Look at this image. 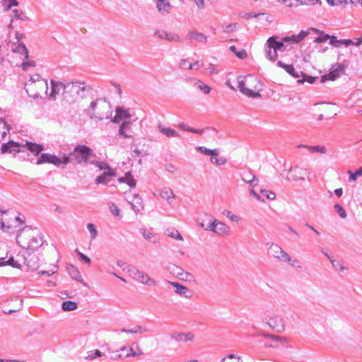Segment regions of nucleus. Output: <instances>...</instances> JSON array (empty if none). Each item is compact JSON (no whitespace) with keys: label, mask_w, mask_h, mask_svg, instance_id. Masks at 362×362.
Listing matches in <instances>:
<instances>
[{"label":"nucleus","mask_w":362,"mask_h":362,"mask_svg":"<svg viewBox=\"0 0 362 362\" xmlns=\"http://www.w3.org/2000/svg\"><path fill=\"white\" fill-rule=\"evenodd\" d=\"M91 90V87L84 81H66L65 91L62 92L63 100L69 104H73L86 98Z\"/></svg>","instance_id":"nucleus-1"},{"label":"nucleus","mask_w":362,"mask_h":362,"mask_svg":"<svg viewBox=\"0 0 362 362\" xmlns=\"http://www.w3.org/2000/svg\"><path fill=\"white\" fill-rule=\"evenodd\" d=\"M72 155L78 164L94 165L100 170L107 167V163L99 161L93 149L86 145L76 146Z\"/></svg>","instance_id":"nucleus-2"},{"label":"nucleus","mask_w":362,"mask_h":362,"mask_svg":"<svg viewBox=\"0 0 362 362\" xmlns=\"http://www.w3.org/2000/svg\"><path fill=\"white\" fill-rule=\"evenodd\" d=\"M25 89L30 97L37 99L40 97L41 92L47 91V81L40 80L38 81V83L26 82Z\"/></svg>","instance_id":"nucleus-3"},{"label":"nucleus","mask_w":362,"mask_h":362,"mask_svg":"<svg viewBox=\"0 0 362 362\" xmlns=\"http://www.w3.org/2000/svg\"><path fill=\"white\" fill-rule=\"evenodd\" d=\"M37 233L36 228H32L30 226H25L23 228L18 230V233L16 235V242L18 245L23 248L29 247L28 242L32 239L31 236Z\"/></svg>","instance_id":"nucleus-4"},{"label":"nucleus","mask_w":362,"mask_h":362,"mask_svg":"<svg viewBox=\"0 0 362 362\" xmlns=\"http://www.w3.org/2000/svg\"><path fill=\"white\" fill-rule=\"evenodd\" d=\"M264 322L267 323L269 327L281 333L285 330V322L284 319L278 315H274V316H266L264 318Z\"/></svg>","instance_id":"nucleus-5"},{"label":"nucleus","mask_w":362,"mask_h":362,"mask_svg":"<svg viewBox=\"0 0 362 362\" xmlns=\"http://www.w3.org/2000/svg\"><path fill=\"white\" fill-rule=\"evenodd\" d=\"M249 78H252V76H240L239 77H238V88H239L240 91L250 98H260L261 94L259 92H255L251 89L246 88L245 83H246L247 79Z\"/></svg>","instance_id":"nucleus-6"},{"label":"nucleus","mask_w":362,"mask_h":362,"mask_svg":"<svg viewBox=\"0 0 362 362\" xmlns=\"http://www.w3.org/2000/svg\"><path fill=\"white\" fill-rule=\"evenodd\" d=\"M34 251H28L24 255L25 264L28 268L32 270H35L39 268L41 262V259L38 255L33 252Z\"/></svg>","instance_id":"nucleus-7"},{"label":"nucleus","mask_w":362,"mask_h":362,"mask_svg":"<svg viewBox=\"0 0 362 362\" xmlns=\"http://www.w3.org/2000/svg\"><path fill=\"white\" fill-rule=\"evenodd\" d=\"M165 269L173 274L180 279L181 280H188V277H192V275L188 272H184V269L174 264H169L166 266Z\"/></svg>","instance_id":"nucleus-8"},{"label":"nucleus","mask_w":362,"mask_h":362,"mask_svg":"<svg viewBox=\"0 0 362 362\" xmlns=\"http://www.w3.org/2000/svg\"><path fill=\"white\" fill-rule=\"evenodd\" d=\"M269 250L272 252V255L283 262H290L291 259L290 255L281 249L280 246L276 244H272Z\"/></svg>","instance_id":"nucleus-9"},{"label":"nucleus","mask_w":362,"mask_h":362,"mask_svg":"<svg viewBox=\"0 0 362 362\" xmlns=\"http://www.w3.org/2000/svg\"><path fill=\"white\" fill-rule=\"evenodd\" d=\"M344 71V66L341 64H337L333 66L331 71L328 75H324L321 77L320 82L325 83L327 80L334 81Z\"/></svg>","instance_id":"nucleus-10"},{"label":"nucleus","mask_w":362,"mask_h":362,"mask_svg":"<svg viewBox=\"0 0 362 362\" xmlns=\"http://www.w3.org/2000/svg\"><path fill=\"white\" fill-rule=\"evenodd\" d=\"M43 163H51L55 166H59V158L56 155L50 154L49 153H41L37 160L36 161V164L41 165Z\"/></svg>","instance_id":"nucleus-11"},{"label":"nucleus","mask_w":362,"mask_h":362,"mask_svg":"<svg viewBox=\"0 0 362 362\" xmlns=\"http://www.w3.org/2000/svg\"><path fill=\"white\" fill-rule=\"evenodd\" d=\"M313 30L315 32H319V30L317 28H310L307 30H301L298 35H292L291 36H287L284 37V42H290L291 43H299L303 41L309 34L310 31Z\"/></svg>","instance_id":"nucleus-12"},{"label":"nucleus","mask_w":362,"mask_h":362,"mask_svg":"<svg viewBox=\"0 0 362 362\" xmlns=\"http://www.w3.org/2000/svg\"><path fill=\"white\" fill-rule=\"evenodd\" d=\"M23 146V144H20L18 142H15L13 141H10L7 143H4L2 144L1 147V153H20L22 151L21 148Z\"/></svg>","instance_id":"nucleus-13"},{"label":"nucleus","mask_w":362,"mask_h":362,"mask_svg":"<svg viewBox=\"0 0 362 362\" xmlns=\"http://www.w3.org/2000/svg\"><path fill=\"white\" fill-rule=\"evenodd\" d=\"M228 229V228L225 223L217 221L216 220L209 223L206 228H205V230H211L218 235L227 234Z\"/></svg>","instance_id":"nucleus-14"},{"label":"nucleus","mask_w":362,"mask_h":362,"mask_svg":"<svg viewBox=\"0 0 362 362\" xmlns=\"http://www.w3.org/2000/svg\"><path fill=\"white\" fill-rule=\"evenodd\" d=\"M103 170H107V171L103 173L100 175L98 176L95 179V183L97 185L103 184L107 185L111 179L115 176V172L112 170L109 165L107 164V167L103 168Z\"/></svg>","instance_id":"nucleus-15"},{"label":"nucleus","mask_w":362,"mask_h":362,"mask_svg":"<svg viewBox=\"0 0 362 362\" xmlns=\"http://www.w3.org/2000/svg\"><path fill=\"white\" fill-rule=\"evenodd\" d=\"M208 37L202 33L197 30H190L186 35V40L189 42L195 41L199 43H206Z\"/></svg>","instance_id":"nucleus-16"},{"label":"nucleus","mask_w":362,"mask_h":362,"mask_svg":"<svg viewBox=\"0 0 362 362\" xmlns=\"http://www.w3.org/2000/svg\"><path fill=\"white\" fill-rule=\"evenodd\" d=\"M259 336L269 339V341L264 343L265 347L277 348L279 343L284 341L283 337L271 334L262 333L259 334Z\"/></svg>","instance_id":"nucleus-17"},{"label":"nucleus","mask_w":362,"mask_h":362,"mask_svg":"<svg viewBox=\"0 0 362 362\" xmlns=\"http://www.w3.org/2000/svg\"><path fill=\"white\" fill-rule=\"evenodd\" d=\"M32 239L29 240V247H26L28 251H35L43 245V240L40 233L37 230V233L31 236Z\"/></svg>","instance_id":"nucleus-18"},{"label":"nucleus","mask_w":362,"mask_h":362,"mask_svg":"<svg viewBox=\"0 0 362 362\" xmlns=\"http://www.w3.org/2000/svg\"><path fill=\"white\" fill-rule=\"evenodd\" d=\"M66 81L64 82L62 81H56L54 80L51 81V89L52 92L50 94V97L53 98L55 100L56 95L59 94L61 90L65 91Z\"/></svg>","instance_id":"nucleus-19"},{"label":"nucleus","mask_w":362,"mask_h":362,"mask_svg":"<svg viewBox=\"0 0 362 362\" xmlns=\"http://www.w3.org/2000/svg\"><path fill=\"white\" fill-rule=\"evenodd\" d=\"M156 3L158 11L161 15L165 16L171 12L173 6L168 0H156Z\"/></svg>","instance_id":"nucleus-20"},{"label":"nucleus","mask_w":362,"mask_h":362,"mask_svg":"<svg viewBox=\"0 0 362 362\" xmlns=\"http://www.w3.org/2000/svg\"><path fill=\"white\" fill-rule=\"evenodd\" d=\"M116 115L112 119L114 123H119L122 119H128L131 117L129 111L122 107H117L115 109Z\"/></svg>","instance_id":"nucleus-21"},{"label":"nucleus","mask_w":362,"mask_h":362,"mask_svg":"<svg viewBox=\"0 0 362 362\" xmlns=\"http://www.w3.org/2000/svg\"><path fill=\"white\" fill-rule=\"evenodd\" d=\"M277 66L283 68L288 74L291 75L293 77L296 78L301 77V76L303 74V71H296L293 65L286 64L281 61H279L277 62Z\"/></svg>","instance_id":"nucleus-22"},{"label":"nucleus","mask_w":362,"mask_h":362,"mask_svg":"<svg viewBox=\"0 0 362 362\" xmlns=\"http://www.w3.org/2000/svg\"><path fill=\"white\" fill-rule=\"evenodd\" d=\"M170 285H172L173 287L176 288V290L175 292L177 294H179L180 296H183L185 298H189L192 297V293L189 291V288L186 287L185 286H183L178 282H168Z\"/></svg>","instance_id":"nucleus-23"},{"label":"nucleus","mask_w":362,"mask_h":362,"mask_svg":"<svg viewBox=\"0 0 362 362\" xmlns=\"http://www.w3.org/2000/svg\"><path fill=\"white\" fill-rule=\"evenodd\" d=\"M23 148H26L29 151L33 153L35 156H38L44 150V146L42 144H38L30 141H26L24 144H23Z\"/></svg>","instance_id":"nucleus-24"},{"label":"nucleus","mask_w":362,"mask_h":362,"mask_svg":"<svg viewBox=\"0 0 362 362\" xmlns=\"http://www.w3.org/2000/svg\"><path fill=\"white\" fill-rule=\"evenodd\" d=\"M290 172H293L294 174L292 175V179L294 181L300 180H304L305 175L308 170L307 169L298 168V167L292 168L290 169Z\"/></svg>","instance_id":"nucleus-25"},{"label":"nucleus","mask_w":362,"mask_h":362,"mask_svg":"<svg viewBox=\"0 0 362 362\" xmlns=\"http://www.w3.org/2000/svg\"><path fill=\"white\" fill-rule=\"evenodd\" d=\"M278 37L272 36L269 37V39L267 41V45L269 46V47H272L273 49H275L276 52L277 50L281 49L284 47V43L285 42L284 41V38L282 39V41L277 40Z\"/></svg>","instance_id":"nucleus-26"},{"label":"nucleus","mask_w":362,"mask_h":362,"mask_svg":"<svg viewBox=\"0 0 362 362\" xmlns=\"http://www.w3.org/2000/svg\"><path fill=\"white\" fill-rule=\"evenodd\" d=\"M171 338L176 341H188L193 339V335L191 333L184 332H175L171 334Z\"/></svg>","instance_id":"nucleus-27"},{"label":"nucleus","mask_w":362,"mask_h":362,"mask_svg":"<svg viewBox=\"0 0 362 362\" xmlns=\"http://www.w3.org/2000/svg\"><path fill=\"white\" fill-rule=\"evenodd\" d=\"M158 129L160 133L165 134L168 137L180 136L179 134L175 129L169 127H165L160 124L158 125Z\"/></svg>","instance_id":"nucleus-28"},{"label":"nucleus","mask_w":362,"mask_h":362,"mask_svg":"<svg viewBox=\"0 0 362 362\" xmlns=\"http://www.w3.org/2000/svg\"><path fill=\"white\" fill-rule=\"evenodd\" d=\"M158 37L160 39H165L168 41L172 42L180 41V37L177 34L173 33L162 32L161 33L158 34Z\"/></svg>","instance_id":"nucleus-29"},{"label":"nucleus","mask_w":362,"mask_h":362,"mask_svg":"<svg viewBox=\"0 0 362 362\" xmlns=\"http://www.w3.org/2000/svg\"><path fill=\"white\" fill-rule=\"evenodd\" d=\"M298 148H305L308 149L312 153H326L327 149L325 146H308L304 144H300L298 146Z\"/></svg>","instance_id":"nucleus-30"},{"label":"nucleus","mask_w":362,"mask_h":362,"mask_svg":"<svg viewBox=\"0 0 362 362\" xmlns=\"http://www.w3.org/2000/svg\"><path fill=\"white\" fill-rule=\"evenodd\" d=\"M137 281L147 286H154L157 285V283L154 279L150 278L146 274L144 273L143 272L139 275V278L138 279Z\"/></svg>","instance_id":"nucleus-31"},{"label":"nucleus","mask_w":362,"mask_h":362,"mask_svg":"<svg viewBox=\"0 0 362 362\" xmlns=\"http://www.w3.org/2000/svg\"><path fill=\"white\" fill-rule=\"evenodd\" d=\"M242 178L245 182L250 183L252 187H255L258 183V179L255 175L250 173H245L243 175Z\"/></svg>","instance_id":"nucleus-32"},{"label":"nucleus","mask_w":362,"mask_h":362,"mask_svg":"<svg viewBox=\"0 0 362 362\" xmlns=\"http://www.w3.org/2000/svg\"><path fill=\"white\" fill-rule=\"evenodd\" d=\"M264 51L265 56L269 60L274 62L278 56L277 52H276V50L273 49L272 47H269V46H268L267 44L265 45Z\"/></svg>","instance_id":"nucleus-33"},{"label":"nucleus","mask_w":362,"mask_h":362,"mask_svg":"<svg viewBox=\"0 0 362 362\" xmlns=\"http://www.w3.org/2000/svg\"><path fill=\"white\" fill-rule=\"evenodd\" d=\"M130 122H123L119 129V135L122 136L124 138H131L132 135L126 133V130H129L130 128Z\"/></svg>","instance_id":"nucleus-34"},{"label":"nucleus","mask_w":362,"mask_h":362,"mask_svg":"<svg viewBox=\"0 0 362 362\" xmlns=\"http://www.w3.org/2000/svg\"><path fill=\"white\" fill-rule=\"evenodd\" d=\"M3 260H0V267L5 265H10L13 268H20L21 265L18 261H16L13 257H10L8 260H5L4 257H0Z\"/></svg>","instance_id":"nucleus-35"},{"label":"nucleus","mask_w":362,"mask_h":362,"mask_svg":"<svg viewBox=\"0 0 362 362\" xmlns=\"http://www.w3.org/2000/svg\"><path fill=\"white\" fill-rule=\"evenodd\" d=\"M121 351L125 354V357H136L143 354L141 350H139V354H136V352L133 350L132 347L123 346L121 349Z\"/></svg>","instance_id":"nucleus-36"},{"label":"nucleus","mask_w":362,"mask_h":362,"mask_svg":"<svg viewBox=\"0 0 362 362\" xmlns=\"http://www.w3.org/2000/svg\"><path fill=\"white\" fill-rule=\"evenodd\" d=\"M78 305L74 301L66 300L62 303V309L64 311H73L77 309Z\"/></svg>","instance_id":"nucleus-37"},{"label":"nucleus","mask_w":362,"mask_h":362,"mask_svg":"<svg viewBox=\"0 0 362 362\" xmlns=\"http://www.w3.org/2000/svg\"><path fill=\"white\" fill-rule=\"evenodd\" d=\"M160 197L167 200L169 203L170 199H175V194L173 190L170 188H163L160 192Z\"/></svg>","instance_id":"nucleus-38"},{"label":"nucleus","mask_w":362,"mask_h":362,"mask_svg":"<svg viewBox=\"0 0 362 362\" xmlns=\"http://www.w3.org/2000/svg\"><path fill=\"white\" fill-rule=\"evenodd\" d=\"M69 272L73 279L81 283H83L79 271L75 267L71 266L70 269H69Z\"/></svg>","instance_id":"nucleus-39"},{"label":"nucleus","mask_w":362,"mask_h":362,"mask_svg":"<svg viewBox=\"0 0 362 362\" xmlns=\"http://www.w3.org/2000/svg\"><path fill=\"white\" fill-rule=\"evenodd\" d=\"M13 51L24 55V59L28 58V51L23 43L18 44V45L13 49Z\"/></svg>","instance_id":"nucleus-40"},{"label":"nucleus","mask_w":362,"mask_h":362,"mask_svg":"<svg viewBox=\"0 0 362 362\" xmlns=\"http://www.w3.org/2000/svg\"><path fill=\"white\" fill-rule=\"evenodd\" d=\"M148 329L143 328L142 327L139 325H136L134 328L129 329H120V332H127V333H132V334H137V333H142L144 332H147Z\"/></svg>","instance_id":"nucleus-41"},{"label":"nucleus","mask_w":362,"mask_h":362,"mask_svg":"<svg viewBox=\"0 0 362 362\" xmlns=\"http://www.w3.org/2000/svg\"><path fill=\"white\" fill-rule=\"evenodd\" d=\"M230 50L231 52H233V53L235 54V55L239 58V59H243L245 58H246L247 57V52L245 49H242L239 51L237 50L236 47L235 46H230Z\"/></svg>","instance_id":"nucleus-42"},{"label":"nucleus","mask_w":362,"mask_h":362,"mask_svg":"<svg viewBox=\"0 0 362 362\" xmlns=\"http://www.w3.org/2000/svg\"><path fill=\"white\" fill-rule=\"evenodd\" d=\"M194 85L205 94H208L211 91V88L204 84L202 81H197Z\"/></svg>","instance_id":"nucleus-43"},{"label":"nucleus","mask_w":362,"mask_h":362,"mask_svg":"<svg viewBox=\"0 0 362 362\" xmlns=\"http://www.w3.org/2000/svg\"><path fill=\"white\" fill-rule=\"evenodd\" d=\"M318 33H320V35L314 40V42L315 43L325 42L331 37V35L325 34L324 32H320L319 30Z\"/></svg>","instance_id":"nucleus-44"},{"label":"nucleus","mask_w":362,"mask_h":362,"mask_svg":"<svg viewBox=\"0 0 362 362\" xmlns=\"http://www.w3.org/2000/svg\"><path fill=\"white\" fill-rule=\"evenodd\" d=\"M104 354L98 349L92 350L88 352V356L86 357V359L93 360L98 357H101Z\"/></svg>","instance_id":"nucleus-45"},{"label":"nucleus","mask_w":362,"mask_h":362,"mask_svg":"<svg viewBox=\"0 0 362 362\" xmlns=\"http://www.w3.org/2000/svg\"><path fill=\"white\" fill-rule=\"evenodd\" d=\"M14 13V16L16 19L21 20V21H27L28 20V17L26 16L25 13H24L23 11L18 10V9H14L13 11Z\"/></svg>","instance_id":"nucleus-46"},{"label":"nucleus","mask_w":362,"mask_h":362,"mask_svg":"<svg viewBox=\"0 0 362 362\" xmlns=\"http://www.w3.org/2000/svg\"><path fill=\"white\" fill-rule=\"evenodd\" d=\"M302 78L301 79H298L297 81L298 83H304L305 81H307L309 83H313L315 80H316V77H313V76H309L306 74H304L301 76Z\"/></svg>","instance_id":"nucleus-47"},{"label":"nucleus","mask_w":362,"mask_h":362,"mask_svg":"<svg viewBox=\"0 0 362 362\" xmlns=\"http://www.w3.org/2000/svg\"><path fill=\"white\" fill-rule=\"evenodd\" d=\"M74 160V155H72V152L68 155H63L62 158H59L60 165L64 164L67 165L69 163H71Z\"/></svg>","instance_id":"nucleus-48"},{"label":"nucleus","mask_w":362,"mask_h":362,"mask_svg":"<svg viewBox=\"0 0 362 362\" xmlns=\"http://www.w3.org/2000/svg\"><path fill=\"white\" fill-rule=\"evenodd\" d=\"M220 362H240V358L234 354H229L228 356L223 358Z\"/></svg>","instance_id":"nucleus-49"},{"label":"nucleus","mask_w":362,"mask_h":362,"mask_svg":"<svg viewBox=\"0 0 362 362\" xmlns=\"http://www.w3.org/2000/svg\"><path fill=\"white\" fill-rule=\"evenodd\" d=\"M128 272H129L130 275L136 281L138 280V279L139 278V275L142 272L133 266L130 267V268L128 269Z\"/></svg>","instance_id":"nucleus-50"},{"label":"nucleus","mask_w":362,"mask_h":362,"mask_svg":"<svg viewBox=\"0 0 362 362\" xmlns=\"http://www.w3.org/2000/svg\"><path fill=\"white\" fill-rule=\"evenodd\" d=\"M87 228L90 232V237L92 239H95L98 235V230L93 223H89L87 224Z\"/></svg>","instance_id":"nucleus-51"},{"label":"nucleus","mask_w":362,"mask_h":362,"mask_svg":"<svg viewBox=\"0 0 362 362\" xmlns=\"http://www.w3.org/2000/svg\"><path fill=\"white\" fill-rule=\"evenodd\" d=\"M334 208L341 218H345L346 217L347 215L345 209L339 204H336Z\"/></svg>","instance_id":"nucleus-52"},{"label":"nucleus","mask_w":362,"mask_h":362,"mask_svg":"<svg viewBox=\"0 0 362 362\" xmlns=\"http://www.w3.org/2000/svg\"><path fill=\"white\" fill-rule=\"evenodd\" d=\"M168 235L169 236H170L171 238L177 239V240H183V238L180 235L179 231L177 230H176V229H174V228L172 229V230L170 232V230H168Z\"/></svg>","instance_id":"nucleus-53"},{"label":"nucleus","mask_w":362,"mask_h":362,"mask_svg":"<svg viewBox=\"0 0 362 362\" xmlns=\"http://www.w3.org/2000/svg\"><path fill=\"white\" fill-rule=\"evenodd\" d=\"M126 183L130 187H134L136 186V180L134 179L130 172L126 173Z\"/></svg>","instance_id":"nucleus-54"},{"label":"nucleus","mask_w":362,"mask_h":362,"mask_svg":"<svg viewBox=\"0 0 362 362\" xmlns=\"http://www.w3.org/2000/svg\"><path fill=\"white\" fill-rule=\"evenodd\" d=\"M260 193L263 196H264L267 199H270V200H273L276 197L275 193L272 191H269V190L261 189Z\"/></svg>","instance_id":"nucleus-55"},{"label":"nucleus","mask_w":362,"mask_h":362,"mask_svg":"<svg viewBox=\"0 0 362 362\" xmlns=\"http://www.w3.org/2000/svg\"><path fill=\"white\" fill-rule=\"evenodd\" d=\"M211 163H215L218 165H222L226 163L227 160H226V158H225L223 157H221V158L211 157Z\"/></svg>","instance_id":"nucleus-56"},{"label":"nucleus","mask_w":362,"mask_h":362,"mask_svg":"<svg viewBox=\"0 0 362 362\" xmlns=\"http://www.w3.org/2000/svg\"><path fill=\"white\" fill-rule=\"evenodd\" d=\"M3 2L8 9H10L12 6H17L19 4L17 0H3Z\"/></svg>","instance_id":"nucleus-57"},{"label":"nucleus","mask_w":362,"mask_h":362,"mask_svg":"<svg viewBox=\"0 0 362 362\" xmlns=\"http://www.w3.org/2000/svg\"><path fill=\"white\" fill-rule=\"evenodd\" d=\"M75 252H76L79 259L83 260L87 264H90V259L88 257L81 252L78 249H76Z\"/></svg>","instance_id":"nucleus-58"},{"label":"nucleus","mask_w":362,"mask_h":362,"mask_svg":"<svg viewBox=\"0 0 362 362\" xmlns=\"http://www.w3.org/2000/svg\"><path fill=\"white\" fill-rule=\"evenodd\" d=\"M332 266L337 269L343 271L344 269V267L342 266L341 263L340 262H337L334 259H330Z\"/></svg>","instance_id":"nucleus-59"},{"label":"nucleus","mask_w":362,"mask_h":362,"mask_svg":"<svg viewBox=\"0 0 362 362\" xmlns=\"http://www.w3.org/2000/svg\"><path fill=\"white\" fill-rule=\"evenodd\" d=\"M110 209L114 216H118L119 215L120 210L115 204L112 203L110 206Z\"/></svg>","instance_id":"nucleus-60"},{"label":"nucleus","mask_w":362,"mask_h":362,"mask_svg":"<svg viewBox=\"0 0 362 362\" xmlns=\"http://www.w3.org/2000/svg\"><path fill=\"white\" fill-rule=\"evenodd\" d=\"M264 13H256L255 12H250L245 13L243 18L245 19H249L252 18H258L259 16H263Z\"/></svg>","instance_id":"nucleus-61"},{"label":"nucleus","mask_w":362,"mask_h":362,"mask_svg":"<svg viewBox=\"0 0 362 362\" xmlns=\"http://www.w3.org/2000/svg\"><path fill=\"white\" fill-rule=\"evenodd\" d=\"M329 40H330L329 44L333 47H339V45H340V40H337L334 35H331V37Z\"/></svg>","instance_id":"nucleus-62"},{"label":"nucleus","mask_w":362,"mask_h":362,"mask_svg":"<svg viewBox=\"0 0 362 362\" xmlns=\"http://www.w3.org/2000/svg\"><path fill=\"white\" fill-rule=\"evenodd\" d=\"M40 80H45L44 78H41V76L35 74L30 77V79L27 82H33V83H38V81Z\"/></svg>","instance_id":"nucleus-63"},{"label":"nucleus","mask_w":362,"mask_h":362,"mask_svg":"<svg viewBox=\"0 0 362 362\" xmlns=\"http://www.w3.org/2000/svg\"><path fill=\"white\" fill-rule=\"evenodd\" d=\"M35 63L34 61H24L22 64V68L26 71L29 66H35Z\"/></svg>","instance_id":"nucleus-64"}]
</instances>
